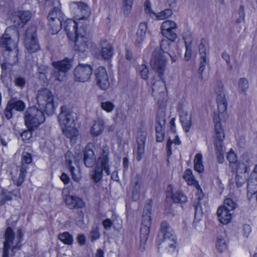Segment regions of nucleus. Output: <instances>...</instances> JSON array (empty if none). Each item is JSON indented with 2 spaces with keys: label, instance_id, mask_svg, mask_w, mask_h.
I'll return each mask as SVG.
<instances>
[{
  "label": "nucleus",
  "instance_id": "30",
  "mask_svg": "<svg viewBox=\"0 0 257 257\" xmlns=\"http://www.w3.org/2000/svg\"><path fill=\"white\" fill-rule=\"evenodd\" d=\"M132 185L133 187L132 198L134 200L136 201L139 197L141 186V180L138 177V176L135 177L132 181Z\"/></svg>",
  "mask_w": 257,
  "mask_h": 257
},
{
  "label": "nucleus",
  "instance_id": "21",
  "mask_svg": "<svg viewBox=\"0 0 257 257\" xmlns=\"http://www.w3.org/2000/svg\"><path fill=\"white\" fill-rule=\"evenodd\" d=\"M31 13L29 11H18L14 13V23L19 27H23L31 19Z\"/></svg>",
  "mask_w": 257,
  "mask_h": 257
},
{
  "label": "nucleus",
  "instance_id": "41",
  "mask_svg": "<svg viewBox=\"0 0 257 257\" xmlns=\"http://www.w3.org/2000/svg\"><path fill=\"white\" fill-rule=\"evenodd\" d=\"M220 116L218 113H214L213 116V120L214 123V131L215 134H222L224 133L220 122Z\"/></svg>",
  "mask_w": 257,
  "mask_h": 257
},
{
  "label": "nucleus",
  "instance_id": "19",
  "mask_svg": "<svg viewBox=\"0 0 257 257\" xmlns=\"http://www.w3.org/2000/svg\"><path fill=\"white\" fill-rule=\"evenodd\" d=\"M94 73L97 85L103 90L107 89L110 84L105 68L100 66L95 70Z\"/></svg>",
  "mask_w": 257,
  "mask_h": 257
},
{
  "label": "nucleus",
  "instance_id": "22",
  "mask_svg": "<svg viewBox=\"0 0 257 257\" xmlns=\"http://www.w3.org/2000/svg\"><path fill=\"white\" fill-rule=\"evenodd\" d=\"M100 54L104 60H109L113 56L114 51L111 44L106 40L103 39L100 42Z\"/></svg>",
  "mask_w": 257,
  "mask_h": 257
},
{
  "label": "nucleus",
  "instance_id": "62",
  "mask_svg": "<svg viewBox=\"0 0 257 257\" xmlns=\"http://www.w3.org/2000/svg\"><path fill=\"white\" fill-rule=\"evenodd\" d=\"M15 83L16 86L22 88L26 84V80L24 77H19L15 79Z\"/></svg>",
  "mask_w": 257,
  "mask_h": 257
},
{
  "label": "nucleus",
  "instance_id": "29",
  "mask_svg": "<svg viewBox=\"0 0 257 257\" xmlns=\"http://www.w3.org/2000/svg\"><path fill=\"white\" fill-rule=\"evenodd\" d=\"M104 127V122L102 119H98L94 122L93 125L90 130V133L92 137H97L103 132Z\"/></svg>",
  "mask_w": 257,
  "mask_h": 257
},
{
  "label": "nucleus",
  "instance_id": "46",
  "mask_svg": "<svg viewBox=\"0 0 257 257\" xmlns=\"http://www.w3.org/2000/svg\"><path fill=\"white\" fill-rule=\"evenodd\" d=\"M23 234L22 233L21 229H19L17 231V237L18 238V241L16 244L15 246H13L11 249L12 253L10 254L11 256L15 255L13 253L14 252L16 251L17 250L20 249L21 246V242L22 241Z\"/></svg>",
  "mask_w": 257,
  "mask_h": 257
},
{
  "label": "nucleus",
  "instance_id": "36",
  "mask_svg": "<svg viewBox=\"0 0 257 257\" xmlns=\"http://www.w3.org/2000/svg\"><path fill=\"white\" fill-rule=\"evenodd\" d=\"M194 170L199 173H201L204 170V166L202 164V156L201 154H197L194 158Z\"/></svg>",
  "mask_w": 257,
  "mask_h": 257
},
{
  "label": "nucleus",
  "instance_id": "64",
  "mask_svg": "<svg viewBox=\"0 0 257 257\" xmlns=\"http://www.w3.org/2000/svg\"><path fill=\"white\" fill-rule=\"evenodd\" d=\"M145 36V34L138 33V32L137 31L135 37L136 43H137V44L141 43L144 41Z\"/></svg>",
  "mask_w": 257,
  "mask_h": 257
},
{
  "label": "nucleus",
  "instance_id": "43",
  "mask_svg": "<svg viewBox=\"0 0 257 257\" xmlns=\"http://www.w3.org/2000/svg\"><path fill=\"white\" fill-rule=\"evenodd\" d=\"M237 206V203L231 198H226L224 201L223 205L221 207L229 210L232 212Z\"/></svg>",
  "mask_w": 257,
  "mask_h": 257
},
{
  "label": "nucleus",
  "instance_id": "33",
  "mask_svg": "<svg viewBox=\"0 0 257 257\" xmlns=\"http://www.w3.org/2000/svg\"><path fill=\"white\" fill-rule=\"evenodd\" d=\"M216 102L219 113H222L227 109V101L224 93L220 92L217 95Z\"/></svg>",
  "mask_w": 257,
  "mask_h": 257
},
{
  "label": "nucleus",
  "instance_id": "59",
  "mask_svg": "<svg viewBox=\"0 0 257 257\" xmlns=\"http://www.w3.org/2000/svg\"><path fill=\"white\" fill-rule=\"evenodd\" d=\"M34 129L28 128V130L24 131L21 135L22 139L24 141H28L32 137V130Z\"/></svg>",
  "mask_w": 257,
  "mask_h": 257
},
{
  "label": "nucleus",
  "instance_id": "20",
  "mask_svg": "<svg viewBox=\"0 0 257 257\" xmlns=\"http://www.w3.org/2000/svg\"><path fill=\"white\" fill-rule=\"evenodd\" d=\"M177 109L183 128L185 132H188L192 125L191 115L189 114L186 108L181 103H179L178 105Z\"/></svg>",
  "mask_w": 257,
  "mask_h": 257
},
{
  "label": "nucleus",
  "instance_id": "49",
  "mask_svg": "<svg viewBox=\"0 0 257 257\" xmlns=\"http://www.w3.org/2000/svg\"><path fill=\"white\" fill-rule=\"evenodd\" d=\"M145 11L150 17L155 16L156 13L152 10L150 0H146L144 3Z\"/></svg>",
  "mask_w": 257,
  "mask_h": 257
},
{
  "label": "nucleus",
  "instance_id": "25",
  "mask_svg": "<svg viewBox=\"0 0 257 257\" xmlns=\"http://www.w3.org/2000/svg\"><path fill=\"white\" fill-rule=\"evenodd\" d=\"M96 157L91 145H88L84 151L83 162L87 167H92L95 163Z\"/></svg>",
  "mask_w": 257,
  "mask_h": 257
},
{
  "label": "nucleus",
  "instance_id": "35",
  "mask_svg": "<svg viewBox=\"0 0 257 257\" xmlns=\"http://www.w3.org/2000/svg\"><path fill=\"white\" fill-rule=\"evenodd\" d=\"M27 169L28 166L26 165L23 164V165H21L20 174L18 179L15 180L13 178V179L17 186H20L23 184L25 180Z\"/></svg>",
  "mask_w": 257,
  "mask_h": 257
},
{
  "label": "nucleus",
  "instance_id": "63",
  "mask_svg": "<svg viewBox=\"0 0 257 257\" xmlns=\"http://www.w3.org/2000/svg\"><path fill=\"white\" fill-rule=\"evenodd\" d=\"M13 109L9 107L8 103L7 104V106L4 110V115L8 119H10L13 116Z\"/></svg>",
  "mask_w": 257,
  "mask_h": 257
},
{
  "label": "nucleus",
  "instance_id": "47",
  "mask_svg": "<svg viewBox=\"0 0 257 257\" xmlns=\"http://www.w3.org/2000/svg\"><path fill=\"white\" fill-rule=\"evenodd\" d=\"M172 14V11L170 9H167L160 13L156 14L155 16H156L158 19L164 20L170 17Z\"/></svg>",
  "mask_w": 257,
  "mask_h": 257
},
{
  "label": "nucleus",
  "instance_id": "17",
  "mask_svg": "<svg viewBox=\"0 0 257 257\" xmlns=\"http://www.w3.org/2000/svg\"><path fill=\"white\" fill-rule=\"evenodd\" d=\"M79 23L72 19H67L62 22V27L64 28L65 32L67 33V36L70 39H74L77 35L82 32V29L85 28L86 26L80 27L79 29L77 28Z\"/></svg>",
  "mask_w": 257,
  "mask_h": 257
},
{
  "label": "nucleus",
  "instance_id": "16",
  "mask_svg": "<svg viewBox=\"0 0 257 257\" xmlns=\"http://www.w3.org/2000/svg\"><path fill=\"white\" fill-rule=\"evenodd\" d=\"M176 29V23L170 20L163 22L161 26L162 35L172 42H174L177 38V35L175 32Z\"/></svg>",
  "mask_w": 257,
  "mask_h": 257
},
{
  "label": "nucleus",
  "instance_id": "60",
  "mask_svg": "<svg viewBox=\"0 0 257 257\" xmlns=\"http://www.w3.org/2000/svg\"><path fill=\"white\" fill-rule=\"evenodd\" d=\"M185 46H186V52L185 54V58L187 61L190 60L191 57V42L187 44L186 42H185Z\"/></svg>",
  "mask_w": 257,
  "mask_h": 257
},
{
  "label": "nucleus",
  "instance_id": "34",
  "mask_svg": "<svg viewBox=\"0 0 257 257\" xmlns=\"http://www.w3.org/2000/svg\"><path fill=\"white\" fill-rule=\"evenodd\" d=\"M166 87L164 82L162 80H158L155 82L153 85V94L154 96L164 94Z\"/></svg>",
  "mask_w": 257,
  "mask_h": 257
},
{
  "label": "nucleus",
  "instance_id": "52",
  "mask_svg": "<svg viewBox=\"0 0 257 257\" xmlns=\"http://www.w3.org/2000/svg\"><path fill=\"white\" fill-rule=\"evenodd\" d=\"M139 70L140 74L143 79L146 80L148 78L149 70L145 65L143 64L141 65L139 67Z\"/></svg>",
  "mask_w": 257,
  "mask_h": 257
},
{
  "label": "nucleus",
  "instance_id": "51",
  "mask_svg": "<svg viewBox=\"0 0 257 257\" xmlns=\"http://www.w3.org/2000/svg\"><path fill=\"white\" fill-rule=\"evenodd\" d=\"M186 181H187L188 185H194L198 190L197 194L199 195V194L202 195V191L200 187L198 185L197 182L193 178V177H191L188 178V179H185Z\"/></svg>",
  "mask_w": 257,
  "mask_h": 257
},
{
  "label": "nucleus",
  "instance_id": "38",
  "mask_svg": "<svg viewBox=\"0 0 257 257\" xmlns=\"http://www.w3.org/2000/svg\"><path fill=\"white\" fill-rule=\"evenodd\" d=\"M58 239L67 245H71L73 242V237L68 232L60 233L58 236Z\"/></svg>",
  "mask_w": 257,
  "mask_h": 257
},
{
  "label": "nucleus",
  "instance_id": "24",
  "mask_svg": "<svg viewBox=\"0 0 257 257\" xmlns=\"http://www.w3.org/2000/svg\"><path fill=\"white\" fill-rule=\"evenodd\" d=\"M247 195L252 196L257 192V165L251 173L247 183Z\"/></svg>",
  "mask_w": 257,
  "mask_h": 257
},
{
  "label": "nucleus",
  "instance_id": "48",
  "mask_svg": "<svg viewBox=\"0 0 257 257\" xmlns=\"http://www.w3.org/2000/svg\"><path fill=\"white\" fill-rule=\"evenodd\" d=\"M101 107L107 112H111L114 108V104L110 101L101 102L100 103Z\"/></svg>",
  "mask_w": 257,
  "mask_h": 257
},
{
  "label": "nucleus",
  "instance_id": "61",
  "mask_svg": "<svg viewBox=\"0 0 257 257\" xmlns=\"http://www.w3.org/2000/svg\"><path fill=\"white\" fill-rule=\"evenodd\" d=\"M227 159L230 163L234 164L237 162L236 156L232 150L228 152L227 155Z\"/></svg>",
  "mask_w": 257,
  "mask_h": 257
},
{
  "label": "nucleus",
  "instance_id": "45",
  "mask_svg": "<svg viewBox=\"0 0 257 257\" xmlns=\"http://www.w3.org/2000/svg\"><path fill=\"white\" fill-rule=\"evenodd\" d=\"M172 198L175 203H183L187 201V199L182 192L178 191L173 193Z\"/></svg>",
  "mask_w": 257,
  "mask_h": 257
},
{
  "label": "nucleus",
  "instance_id": "2",
  "mask_svg": "<svg viewBox=\"0 0 257 257\" xmlns=\"http://www.w3.org/2000/svg\"><path fill=\"white\" fill-rule=\"evenodd\" d=\"M75 114L66 106H62L58 119L63 134L71 139L76 137L78 132L74 120Z\"/></svg>",
  "mask_w": 257,
  "mask_h": 257
},
{
  "label": "nucleus",
  "instance_id": "8",
  "mask_svg": "<svg viewBox=\"0 0 257 257\" xmlns=\"http://www.w3.org/2000/svg\"><path fill=\"white\" fill-rule=\"evenodd\" d=\"M52 65L54 67L53 76L56 80L61 81L66 76V73L72 67V60L65 58L62 60L53 62Z\"/></svg>",
  "mask_w": 257,
  "mask_h": 257
},
{
  "label": "nucleus",
  "instance_id": "6",
  "mask_svg": "<svg viewBox=\"0 0 257 257\" xmlns=\"http://www.w3.org/2000/svg\"><path fill=\"white\" fill-rule=\"evenodd\" d=\"M42 109L35 106L27 109L25 113L24 118L28 128L35 129L44 122L45 116Z\"/></svg>",
  "mask_w": 257,
  "mask_h": 257
},
{
  "label": "nucleus",
  "instance_id": "56",
  "mask_svg": "<svg viewBox=\"0 0 257 257\" xmlns=\"http://www.w3.org/2000/svg\"><path fill=\"white\" fill-rule=\"evenodd\" d=\"M32 161V158L30 154L26 152L23 153L22 157V165L24 164L28 166L27 164L31 163Z\"/></svg>",
  "mask_w": 257,
  "mask_h": 257
},
{
  "label": "nucleus",
  "instance_id": "53",
  "mask_svg": "<svg viewBox=\"0 0 257 257\" xmlns=\"http://www.w3.org/2000/svg\"><path fill=\"white\" fill-rule=\"evenodd\" d=\"M127 119V116L124 112L120 111L116 114L115 121L117 123H123Z\"/></svg>",
  "mask_w": 257,
  "mask_h": 257
},
{
  "label": "nucleus",
  "instance_id": "50",
  "mask_svg": "<svg viewBox=\"0 0 257 257\" xmlns=\"http://www.w3.org/2000/svg\"><path fill=\"white\" fill-rule=\"evenodd\" d=\"M100 233L99 232V228L97 226L92 227L90 231V238L91 241L95 240L100 237Z\"/></svg>",
  "mask_w": 257,
  "mask_h": 257
},
{
  "label": "nucleus",
  "instance_id": "26",
  "mask_svg": "<svg viewBox=\"0 0 257 257\" xmlns=\"http://www.w3.org/2000/svg\"><path fill=\"white\" fill-rule=\"evenodd\" d=\"M146 134L144 132L140 133L137 138L138 148L137 150L136 159L138 161L142 160L145 152V143L146 141Z\"/></svg>",
  "mask_w": 257,
  "mask_h": 257
},
{
  "label": "nucleus",
  "instance_id": "4",
  "mask_svg": "<svg viewBox=\"0 0 257 257\" xmlns=\"http://www.w3.org/2000/svg\"><path fill=\"white\" fill-rule=\"evenodd\" d=\"M109 154V148L103 147L102 152L96 162L95 169L91 172L90 175L92 179L95 183L99 182L102 177V172L104 171L107 175L110 174L109 165L108 164Z\"/></svg>",
  "mask_w": 257,
  "mask_h": 257
},
{
  "label": "nucleus",
  "instance_id": "5",
  "mask_svg": "<svg viewBox=\"0 0 257 257\" xmlns=\"http://www.w3.org/2000/svg\"><path fill=\"white\" fill-rule=\"evenodd\" d=\"M152 206L150 204L146 205L144 209L142 220V226L140 230V249L142 251L145 250L146 243L148 239L150 232L151 221Z\"/></svg>",
  "mask_w": 257,
  "mask_h": 257
},
{
  "label": "nucleus",
  "instance_id": "28",
  "mask_svg": "<svg viewBox=\"0 0 257 257\" xmlns=\"http://www.w3.org/2000/svg\"><path fill=\"white\" fill-rule=\"evenodd\" d=\"M199 194L197 199V201L195 202L194 208H195V214H194V222H199L201 220L203 215V212L201 207V204L203 201V195Z\"/></svg>",
  "mask_w": 257,
  "mask_h": 257
},
{
  "label": "nucleus",
  "instance_id": "10",
  "mask_svg": "<svg viewBox=\"0 0 257 257\" xmlns=\"http://www.w3.org/2000/svg\"><path fill=\"white\" fill-rule=\"evenodd\" d=\"M166 62L167 60L161 54L160 50L155 49L153 52L150 63L152 68L158 73L160 78L163 74Z\"/></svg>",
  "mask_w": 257,
  "mask_h": 257
},
{
  "label": "nucleus",
  "instance_id": "37",
  "mask_svg": "<svg viewBox=\"0 0 257 257\" xmlns=\"http://www.w3.org/2000/svg\"><path fill=\"white\" fill-rule=\"evenodd\" d=\"M208 47V42L205 39L202 38L199 45V52L200 56V59H206L207 49Z\"/></svg>",
  "mask_w": 257,
  "mask_h": 257
},
{
  "label": "nucleus",
  "instance_id": "40",
  "mask_svg": "<svg viewBox=\"0 0 257 257\" xmlns=\"http://www.w3.org/2000/svg\"><path fill=\"white\" fill-rule=\"evenodd\" d=\"M133 4L134 0H123L122 11L124 15L128 16L131 13Z\"/></svg>",
  "mask_w": 257,
  "mask_h": 257
},
{
  "label": "nucleus",
  "instance_id": "55",
  "mask_svg": "<svg viewBox=\"0 0 257 257\" xmlns=\"http://www.w3.org/2000/svg\"><path fill=\"white\" fill-rule=\"evenodd\" d=\"M169 40L167 39H163L161 41L160 44V48L161 50L164 53H168V51H169L170 48V43L169 42Z\"/></svg>",
  "mask_w": 257,
  "mask_h": 257
},
{
  "label": "nucleus",
  "instance_id": "32",
  "mask_svg": "<svg viewBox=\"0 0 257 257\" xmlns=\"http://www.w3.org/2000/svg\"><path fill=\"white\" fill-rule=\"evenodd\" d=\"M224 138V134H215L214 145L216 153H224V146L223 140Z\"/></svg>",
  "mask_w": 257,
  "mask_h": 257
},
{
  "label": "nucleus",
  "instance_id": "44",
  "mask_svg": "<svg viewBox=\"0 0 257 257\" xmlns=\"http://www.w3.org/2000/svg\"><path fill=\"white\" fill-rule=\"evenodd\" d=\"M238 90L240 92L245 93L249 88L247 79L245 78H241L238 82Z\"/></svg>",
  "mask_w": 257,
  "mask_h": 257
},
{
  "label": "nucleus",
  "instance_id": "23",
  "mask_svg": "<svg viewBox=\"0 0 257 257\" xmlns=\"http://www.w3.org/2000/svg\"><path fill=\"white\" fill-rule=\"evenodd\" d=\"M15 237V233L11 227L7 228L5 232V240L4 242L3 257H8L9 254L8 250L13 243Z\"/></svg>",
  "mask_w": 257,
  "mask_h": 257
},
{
  "label": "nucleus",
  "instance_id": "14",
  "mask_svg": "<svg viewBox=\"0 0 257 257\" xmlns=\"http://www.w3.org/2000/svg\"><path fill=\"white\" fill-rule=\"evenodd\" d=\"M71 9L77 13L75 17L76 20L80 21L87 20L90 16L91 11L87 5L82 2H72L70 4Z\"/></svg>",
  "mask_w": 257,
  "mask_h": 257
},
{
  "label": "nucleus",
  "instance_id": "39",
  "mask_svg": "<svg viewBox=\"0 0 257 257\" xmlns=\"http://www.w3.org/2000/svg\"><path fill=\"white\" fill-rule=\"evenodd\" d=\"M156 123L161 125H165L166 124V111L163 108L158 110L156 116Z\"/></svg>",
  "mask_w": 257,
  "mask_h": 257
},
{
  "label": "nucleus",
  "instance_id": "31",
  "mask_svg": "<svg viewBox=\"0 0 257 257\" xmlns=\"http://www.w3.org/2000/svg\"><path fill=\"white\" fill-rule=\"evenodd\" d=\"M8 103L9 107H11L13 110L14 109L19 112H23L26 108L25 102L17 98H12L8 102Z\"/></svg>",
  "mask_w": 257,
  "mask_h": 257
},
{
  "label": "nucleus",
  "instance_id": "9",
  "mask_svg": "<svg viewBox=\"0 0 257 257\" xmlns=\"http://www.w3.org/2000/svg\"><path fill=\"white\" fill-rule=\"evenodd\" d=\"M37 29L35 26H30L26 30L25 46L30 53L37 52L40 47L36 36Z\"/></svg>",
  "mask_w": 257,
  "mask_h": 257
},
{
  "label": "nucleus",
  "instance_id": "54",
  "mask_svg": "<svg viewBox=\"0 0 257 257\" xmlns=\"http://www.w3.org/2000/svg\"><path fill=\"white\" fill-rule=\"evenodd\" d=\"M207 64V60L205 59H200V66L198 69V73L200 74V79L203 80L202 73L205 69Z\"/></svg>",
  "mask_w": 257,
  "mask_h": 257
},
{
  "label": "nucleus",
  "instance_id": "13",
  "mask_svg": "<svg viewBox=\"0 0 257 257\" xmlns=\"http://www.w3.org/2000/svg\"><path fill=\"white\" fill-rule=\"evenodd\" d=\"M71 9L77 13L75 17L76 20L80 21L87 20L90 16L91 11L87 5L82 2H72L70 4Z\"/></svg>",
  "mask_w": 257,
  "mask_h": 257
},
{
  "label": "nucleus",
  "instance_id": "12",
  "mask_svg": "<svg viewBox=\"0 0 257 257\" xmlns=\"http://www.w3.org/2000/svg\"><path fill=\"white\" fill-rule=\"evenodd\" d=\"M58 5L53 8L48 16V19L49 21V25L52 27L53 31L57 33L62 27V13L61 12L59 4L58 2Z\"/></svg>",
  "mask_w": 257,
  "mask_h": 257
},
{
  "label": "nucleus",
  "instance_id": "3",
  "mask_svg": "<svg viewBox=\"0 0 257 257\" xmlns=\"http://www.w3.org/2000/svg\"><path fill=\"white\" fill-rule=\"evenodd\" d=\"M173 232L172 228L167 221H163L161 222L160 231L158 234L157 240L158 249L162 244L168 252L173 253L178 251L176 237Z\"/></svg>",
  "mask_w": 257,
  "mask_h": 257
},
{
  "label": "nucleus",
  "instance_id": "42",
  "mask_svg": "<svg viewBox=\"0 0 257 257\" xmlns=\"http://www.w3.org/2000/svg\"><path fill=\"white\" fill-rule=\"evenodd\" d=\"M227 242L224 238L222 236H218L216 241V247L217 250L222 252L227 248Z\"/></svg>",
  "mask_w": 257,
  "mask_h": 257
},
{
  "label": "nucleus",
  "instance_id": "18",
  "mask_svg": "<svg viewBox=\"0 0 257 257\" xmlns=\"http://www.w3.org/2000/svg\"><path fill=\"white\" fill-rule=\"evenodd\" d=\"M68 193L67 189H64L62 190L63 199L67 206L71 209L82 208L85 206L83 201L80 198L71 195H66Z\"/></svg>",
  "mask_w": 257,
  "mask_h": 257
},
{
  "label": "nucleus",
  "instance_id": "27",
  "mask_svg": "<svg viewBox=\"0 0 257 257\" xmlns=\"http://www.w3.org/2000/svg\"><path fill=\"white\" fill-rule=\"evenodd\" d=\"M217 215L220 222L222 224H226L231 221L233 212L223 208V207H219L217 211Z\"/></svg>",
  "mask_w": 257,
  "mask_h": 257
},
{
  "label": "nucleus",
  "instance_id": "58",
  "mask_svg": "<svg viewBox=\"0 0 257 257\" xmlns=\"http://www.w3.org/2000/svg\"><path fill=\"white\" fill-rule=\"evenodd\" d=\"M221 57L225 61L228 69L230 71L232 70L233 66L230 63V55L226 52H223L221 54Z\"/></svg>",
  "mask_w": 257,
  "mask_h": 257
},
{
  "label": "nucleus",
  "instance_id": "15",
  "mask_svg": "<svg viewBox=\"0 0 257 257\" xmlns=\"http://www.w3.org/2000/svg\"><path fill=\"white\" fill-rule=\"evenodd\" d=\"M92 73V68L89 65L79 64L74 70L75 80L84 82L88 81Z\"/></svg>",
  "mask_w": 257,
  "mask_h": 257
},
{
  "label": "nucleus",
  "instance_id": "11",
  "mask_svg": "<svg viewBox=\"0 0 257 257\" xmlns=\"http://www.w3.org/2000/svg\"><path fill=\"white\" fill-rule=\"evenodd\" d=\"M86 30L87 27L83 28L82 33L74 38H76L74 49L80 53H83L87 52L91 44L90 39L86 36Z\"/></svg>",
  "mask_w": 257,
  "mask_h": 257
},
{
  "label": "nucleus",
  "instance_id": "1",
  "mask_svg": "<svg viewBox=\"0 0 257 257\" xmlns=\"http://www.w3.org/2000/svg\"><path fill=\"white\" fill-rule=\"evenodd\" d=\"M18 35V32L15 28L8 27L0 37V51L5 61L10 65L16 64L18 60L17 41L13 39L14 35Z\"/></svg>",
  "mask_w": 257,
  "mask_h": 257
},
{
  "label": "nucleus",
  "instance_id": "7",
  "mask_svg": "<svg viewBox=\"0 0 257 257\" xmlns=\"http://www.w3.org/2000/svg\"><path fill=\"white\" fill-rule=\"evenodd\" d=\"M37 99V103L40 109H44L48 115H52L54 113V96L50 90L48 89L39 90Z\"/></svg>",
  "mask_w": 257,
  "mask_h": 257
},
{
  "label": "nucleus",
  "instance_id": "57",
  "mask_svg": "<svg viewBox=\"0 0 257 257\" xmlns=\"http://www.w3.org/2000/svg\"><path fill=\"white\" fill-rule=\"evenodd\" d=\"M66 163L69 165V169L71 173L72 177L75 181H78L80 179L79 177L74 174L75 168L73 166H71L72 161L70 159H66Z\"/></svg>",
  "mask_w": 257,
  "mask_h": 257
}]
</instances>
